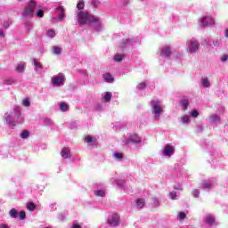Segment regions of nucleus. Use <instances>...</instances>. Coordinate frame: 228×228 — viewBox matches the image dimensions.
I'll list each match as a JSON object with an SVG mask.
<instances>
[{
  "label": "nucleus",
  "mask_w": 228,
  "mask_h": 228,
  "mask_svg": "<svg viewBox=\"0 0 228 228\" xmlns=\"http://www.w3.org/2000/svg\"><path fill=\"white\" fill-rule=\"evenodd\" d=\"M75 19L77 20L79 28L89 26L94 31H102V24H101L97 16H94L86 11H77Z\"/></svg>",
  "instance_id": "1"
},
{
  "label": "nucleus",
  "mask_w": 228,
  "mask_h": 228,
  "mask_svg": "<svg viewBox=\"0 0 228 228\" xmlns=\"http://www.w3.org/2000/svg\"><path fill=\"white\" fill-rule=\"evenodd\" d=\"M14 117L12 114H5L6 124L9 125V127L13 129L17 124H24V117L20 112V107L18 105L14 106L13 109Z\"/></svg>",
  "instance_id": "2"
},
{
  "label": "nucleus",
  "mask_w": 228,
  "mask_h": 228,
  "mask_svg": "<svg viewBox=\"0 0 228 228\" xmlns=\"http://www.w3.org/2000/svg\"><path fill=\"white\" fill-rule=\"evenodd\" d=\"M151 114L154 120H159L163 115V103L158 99L151 100Z\"/></svg>",
  "instance_id": "3"
},
{
  "label": "nucleus",
  "mask_w": 228,
  "mask_h": 228,
  "mask_svg": "<svg viewBox=\"0 0 228 228\" xmlns=\"http://www.w3.org/2000/svg\"><path fill=\"white\" fill-rule=\"evenodd\" d=\"M51 81L53 86H63V85H65V75L63 73H59L58 75L52 77Z\"/></svg>",
  "instance_id": "4"
},
{
  "label": "nucleus",
  "mask_w": 228,
  "mask_h": 228,
  "mask_svg": "<svg viewBox=\"0 0 228 228\" xmlns=\"http://www.w3.org/2000/svg\"><path fill=\"white\" fill-rule=\"evenodd\" d=\"M200 46V44H199V41L195 38H191L187 41V47L188 51L191 53H197L199 51V47Z\"/></svg>",
  "instance_id": "5"
},
{
  "label": "nucleus",
  "mask_w": 228,
  "mask_h": 228,
  "mask_svg": "<svg viewBox=\"0 0 228 228\" xmlns=\"http://www.w3.org/2000/svg\"><path fill=\"white\" fill-rule=\"evenodd\" d=\"M107 223L110 227H117L120 224V216L118 214H110L108 217Z\"/></svg>",
  "instance_id": "6"
},
{
  "label": "nucleus",
  "mask_w": 228,
  "mask_h": 228,
  "mask_svg": "<svg viewBox=\"0 0 228 228\" xmlns=\"http://www.w3.org/2000/svg\"><path fill=\"white\" fill-rule=\"evenodd\" d=\"M37 8V2L36 1H30L28 5L25 8L22 17H31L33 15V10Z\"/></svg>",
  "instance_id": "7"
},
{
  "label": "nucleus",
  "mask_w": 228,
  "mask_h": 228,
  "mask_svg": "<svg viewBox=\"0 0 228 228\" xmlns=\"http://www.w3.org/2000/svg\"><path fill=\"white\" fill-rule=\"evenodd\" d=\"M175 152V150L174 149V146L170 144H167L162 150V154L163 156H166V158H171L172 156H174Z\"/></svg>",
  "instance_id": "8"
},
{
  "label": "nucleus",
  "mask_w": 228,
  "mask_h": 228,
  "mask_svg": "<svg viewBox=\"0 0 228 228\" xmlns=\"http://www.w3.org/2000/svg\"><path fill=\"white\" fill-rule=\"evenodd\" d=\"M200 24L202 28H207V26H213L215 24V19L211 16H204L201 20Z\"/></svg>",
  "instance_id": "9"
},
{
  "label": "nucleus",
  "mask_w": 228,
  "mask_h": 228,
  "mask_svg": "<svg viewBox=\"0 0 228 228\" xmlns=\"http://www.w3.org/2000/svg\"><path fill=\"white\" fill-rule=\"evenodd\" d=\"M200 188L201 190H204L205 191H209V190H213V188H215V183H213L209 180L203 181L200 183Z\"/></svg>",
  "instance_id": "10"
},
{
  "label": "nucleus",
  "mask_w": 228,
  "mask_h": 228,
  "mask_svg": "<svg viewBox=\"0 0 228 228\" xmlns=\"http://www.w3.org/2000/svg\"><path fill=\"white\" fill-rule=\"evenodd\" d=\"M204 224L208 225V227H213V225H216V222L215 221V216L212 214H208L203 219Z\"/></svg>",
  "instance_id": "11"
},
{
  "label": "nucleus",
  "mask_w": 228,
  "mask_h": 228,
  "mask_svg": "<svg viewBox=\"0 0 228 228\" xmlns=\"http://www.w3.org/2000/svg\"><path fill=\"white\" fill-rule=\"evenodd\" d=\"M208 120L211 124V126H218L220 122H222V118L216 114H212L209 116Z\"/></svg>",
  "instance_id": "12"
},
{
  "label": "nucleus",
  "mask_w": 228,
  "mask_h": 228,
  "mask_svg": "<svg viewBox=\"0 0 228 228\" xmlns=\"http://www.w3.org/2000/svg\"><path fill=\"white\" fill-rule=\"evenodd\" d=\"M170 54H172L170 46L166 45L160 48V56H162V58H170Z\"/></svg>",
  "instance_id": "13"
},
{
  "label": "nucleus",
  "mask_w": 228,
  "mask_h": 228,
  "mask_svg": "<svg viewBox=\"0 0 228 228\" xmlns=\"http://www.w3.org/2000/svg\"><path fill=\"white\" fill-rule=\"evenodd\" d=\"M130 142L142 143V138H140V136H138V134H134L131 135L129 139H127L126 145H129Z\"/></svg>",
  "instance_id": "14"
},
{
  "label": "nucleus",
  "mask_w": 228,
  "mask_h": 228,
  "mask_svg": "<svg viewBox=\"0 0 228 228\" xmlns=\"http://www.w3.org/2000/svg\"><path fill=\"white\" fill-rule=\"evenodd\" d=\"M57 12H60L59 17H53V20H63L65 19V9L63 6H59L55 9Z\"/></svg>",
  "instance_id": "15"
},
{
  "label": "nucleus",
  "mask_w": 228,
  "mask_h": 228,
  "mask_svg": "<svg viewBox=\"0 0 228 228\" xmlns=\"http://www.w3.org/2000/svg\"><path fill=\"white\" fill-rule=\"evenodd\" d=\"M134 43V39L133 38L123 39L120 43V47L124 49V47H129V45H133Z\"/></svg>",
  "instance_id": "16"
},
{
  "label": "nucleus",
  "mask_w": 228,
  "mask_h": 228,
  "mask_svg": "<svg viewBox=\"0 0 228 228\" xmlns=\"http://www.w3.org/2000/svg\"><path fill=\"white\" fill-rule=\"evenodd\" d=\"M61 158H64V159H67V158H71L70 156V148L64 147L62 148L61 151Z\"/></svg>",
  "instance_id": "17"
},
{
  "label": "nucleus",
  "mask_w": 228,
  "mask_h": 228,
  "mask_svg": "<svg viewBox=\"0 0 228 228\" xmlns=\"http://www.w3.org/2000/svg\"><path fill=\"white\" fill-rule=\"evenodd\" d=\"M33 63H34V65L36 67L35 68L36 72H37L38 74L42 73V70L44 69V67L42 66V63L38 62L37 61V59L33 60Z\"/></svg>",
  "instance_id": "18"
},
{
  "label": "nucleus",
  "mask_w": 228,
  "mask_h": 228,
  "mask_svg": "<svg viewBox=\"0 0 228 228\" xmlns=\"http://www.w3.org/2000/svg\"><path fill=\"white\" fill-rule=\"evenodd\" d=\"M111 182L115 183L117 184L118 188H121V190H123L124 186H126V182H124V180H120V179L114 180V179H112Z\"/></svg>",
  "instance_id": "19"
},
{
  "label": "nucleus",
  "mask_w": 228,
  "mask_h": 228,
  "mask_svg": "<svg viewBox=\"0 0 228 228\" xmlns=\"http://www.w3.org/2000/svg\"><path fill=\"white\" fill-rule=\"evenodd\" d=\"M201 85L202 86H204V88H209V86H211V82H209V79L208 77H202Z\"/></svg>",
  "instance_id": "20"
},
{
  "label": "nucleus",
  "mask_w": 228,
  "mask_h": 228,
  "mask_svg": "<svg viewBox=\"0 0 228 228\" xmlns=\"http://www.w3.org/2000/svg\"><path fill=\"white\" fill-rule=\"evenodd\" d=\"M143 206H145V200L139 198L136 200V208L138 209H142L143 208Z\"/></svg>",
  "instance_id": "21"
},
{
  "label": "nucleus",
  "mask_w": 228,
  "mask_h": 228,
  "mask_svg": "<svg viewBox=\"0 0 228 228\" xmlns=\"http://www.w3.org/2000/svg\"><path fill=\"white\" fill-rule=\"evenodd\" d=\"M103 78H104V81H106V83H113V80H114L113 77L110 73L104 74Z\"/></svg>",
  "instance_id": "22"
},
{
  "label": "nucleus",
  "mask_w": 228,
  "mask_h": 228,
  "mask_svg": "<svg viewBox=\"0 0 228 228\" xmlns=\"http://www.w3.org/2000/svg\"><path fill=\"white\" fill-rule=\"evenodd\" d=\"M11 218H19V211L15 208H12L9 212Z\"/></svg>",
  "instance_id": "23"
},
{
  "label": "nucleus",
  "mask_w": 228,
  "mask_h": 228,
  "mask_svg": "<svg viewBox=\"0 0 228 228\" xmlns=\"http://www.w3.org/2000/svg\"><path fill=\"white\" fill-rule=\"evenodd\" d=\"M180 104L183 110H186V108L190 106V102H188V99L184 98L181 100Z\"/></svg>",
  "instance_id": "24"
},
{
  "label": "nucleus",
  "mask_w": 228,
  "mask_h": 228,
  "mask_svg": "<svg viewBox=\"0 0 228 228\" xmlns=\"http://www.w3.org/2000/svg\"><path fill=\"white\" fill-rule=\"evenodd\" d=\"M124 58H126L125 54H116V55H114V61L120 63V61H122V60H124Z\"/></svg>",
  "instance_id": "25"
},
{
  "label": "nucleus",
  "mask_w": 228,
  "mask_h": 228,
  "mask_svg": "<svg viewBox=\"0 0 228 228\" xmlns=\"http://www.w3.org/2000/svg\"><path fill=\"white\" fill-rule=\"evenodd\" d=\"M60 110H61V111H63V112H65V111H69V104H67V102H61L60 103Z\"/></svg>",
  "instance_id": "26"
},
{
  "label": "nucleus",
  "mask_w": 228,
  "mask_h": 228,
  "mask_svg": "<svg viewBox=\"0 0 228 228\" xmlns=\"http://www.w3.org/2000/svg\"><path fill=\"white\" fill-rule=\"evenodd\" d=\"M86 143H90L91 145H95V143H97V142L95 140H94V138L90 135H87L86 137Z\"/></svg>",
  "instance_id": "27"
},
{
  "label": "nucleus",
  "mask_w": 228,
  "mask_h": 228,
  "mask_svg": "<svg viewBox=\"0 0 228 228\" xmlns=\"http://www.w3.org/2000/svg\"><path fill=\"white\" fill-rule=\"evenodd\" d=\"M77 9L81 12V10L85 9V0H79L77 4Z\"/></svg>",
  "instance_id": "28"
},
{
  "label": "nucleus",
  "mask_w": 228,
  "mask_h": 228,
  "mask_svg": "<svg viewBox=\"0 0 228 228\" xmlns=\"http://www.w3.org/2000/svg\"><path fill=\"white\" fill-rule=\"evenodd\" d=\"M181 122L183 125L190 124V116H188V115L183 116L182 118H181Z\"/></svg>",
  "instance_id": "29"
},
{
  "label": "nucleus",
  "mask_w": 228,
  "mask_h": 228,
  "mask_svg": "<svg viewBox=\"0 0 228 228\" xmlns=\"http://www.w3.org/2000/svg\"><path fill=\"white\" fill-rule=\"evenodd\" d=\"M24 67H26V64L24 62H20L17 65L16 70L18 72H24Z\"/></svg>",
  "instance_id": "30"
},
{
  "label": "nucleus",
  "mask_w": 228,
  "mask_h": 228,
  "mask_svg": "<svg viewBox=\"0 0 228 228\" xmlns=\"http://www.w3.org/2000/svg\"><path fill=\"white\" fill-rule=\"evenodd\" d=\"M113 158L114 159L120 160V159H124V155H122V153L120 152L116 151L113 153Z\"/></svg>",
  "instance_id": "31"
},
{
  "label": "nucleus",
  "mask_w": 228,
  "mask_h": 228,
  "mask_svg": "<svg viewBox=\"0 0 228 228\" xmlns=\"http://www.w3.org/2000/svg\"><path fill=\"white\" fill-rule=\"evenodd\" d=\"M36 208L37 206L35 205V203L31 201L27 204V209H28V211H35Z\"/></svg>",
  "instance_id": "32"
},
{
  "label": "nucleus",
  "mask_w": 228,
  "mask_h": 228,
  "mask_svg": "<svg viewBox=\"0 0 228 228\" xmlns=\"http://www.w3.org/2000/svg\"><path fill=\"white\" fill-rule=\"evenodd\" d=\"M25 28L27 29L28 33H29V31L33 29V23H31V21H26Z\"/></svg>",
  "instance_id": "33"
},
{
  "label": "nucleus",
  "mask_w": 228,
  "mask_h": 228,
  "mask_svg": "<svg viewBox=\"0 0 228 228\" xmlns=\"http://www.w3.org/2000/svg\"><path fill=\"white\" fill-rule=\"evenodd\" d=\"M46 36H47L49 38H54V37H56V32H54L53 29L47 30V31H46Z\"/></svg>",
  "instance_id": "34"
},
{
  "label": "nucleus",
  "mask_w": 228,
  "mask_h": 228,
  "mask_svg": "<svg viewBox=\"0 0 228 228\" xmlns=\"http://www.w3.org/2000/svg\"><path fill=\"white\" fill-rule=\"evenodd\" d=\"M44 10H45V8L44 7H40L37 12H36L37 17L42 18L44 17Z\"/></svg>",
  "instance_id": "35"
},
{
  "label": "nucleus",
  "mask_w": 228,
  "mask_h": 228,
  "mask_svg": "<svg viewBox=\"0 0 228 228\" xmlns=\"http://www.w3.org/2000/svg\"><path fill=\"white\" fill-rule=\"evenodd\" d=\"M111 97H112L111 93L106 92L103 96V99H105L106 102H110V101H111Z\"/></svg>",
  "instance_id": "36"
},
{
  "label": "nucleus",
  "mask_w": 228,
  "mask_h": 228,
  "mask_svg": "<svg viewBox=\"0 0 228 228\" xmlns=\"http://www.w3.org/2000/svg\"><path fill=\"white\" fill-rule=\"evenodd\" d=\"M169 198L171 200H177V192L175 191L169 192Z\"/></svg>",
  "instance_id": "37"
},
{
  "label": "nucleus",
  "mask_w": 228,
  "mask_h": 228,
  "mask_svg": "<svg viewBox=\"0 0 228 228\" xmlns=\"http://www.w3.org/2000/svg\"><path fill=\"white\" fill-rule=\"evenodd\" d=\"M94 195H96L97 197H104V195H106V192L102 190H98L94 191Z\"/></svg>",
  "instance_id": "38"
},
{
  "label": "nucleus",
  "mask_w": 228,
  "mask_h": 228,
  "mask_svg": "<svg viewBox=\"0 0 228 228\" xmlns=\"http://www.w3.org/2000/svg\"><path fill=\"white\" fill-rule=\"evenodd\" d=\"M212 44L214 47H220V45L222 44V39H215L212 41Z\"/></svg>",
  "instance_id": "39"
},
{
  "label": "nucleus",
  "mask_w": 228,
  "mask_h": 228,
  "mask_svg": "<svg viewBox=\"0 0 228 228\" xmlns=\"http://www.w3.org/2000/svg\"><path fill=\"white\" fill-rule=\"evenodd\" d=\"M15 80L13 78H6L4 80V85H13Z\"/></svg>",
  "instance_id": "40"
},
{
  "label": "nucleus",
  "mask_w": 228,
  "mask_h": 228,
  "mask_svg": "<svg viewBox=\"0 0 228 228\" xmlns=\"http://www.w3.org/2000/svg\"><path fill=\"white\" fill-rule=\"evenodd\" d=\"M29 137V132H28V130H24L21 134H20V138H22L23 140H26V138Z\"/></svg>",
  "instance_id": "41"
},
{
  "label": "nucleus",
  "mask_w": 228,
  "mask_h": 228,
  "mask_svg": "<svg viewBox=\"0 0 228 228\" xmlns=\"http://www.w3.org/2000/svg\"><path fill=\"white\" fill-rule=\"evenodd\" d=\"M53 54H61V48L60 46H53Z\"/></svg>",
  "instance_id": "42"
},
{
  "label": "nucleus",
  "mask_w": 228,
  "mask_h": 228,
  "mask_svg": "<svg viewBox=\"0 0 228 228\" xmlns=\"http://www.w3.org/2000/svg\"><path fill=\"white\" fill-rule=\"evenodd\" d=\"M91 4L94 6V8H98L101 2L99 0H92Z\"/></svg>",
  "instance_id": "43"
},
{
  "label": "nucleus",
  "mask_w": 228,
  "mask_h": 228,
  "mask_svg": "<svg viewBox=\"0 0 228 228\" xmlns=\"http://www.w3.org/2000/svg\"><path fill=\"white\" fill-rule=\"evenodd\" d=\"M192 195L193 197H195V199H199V195H200V191H199V189H194L192 191Z\"/></svg>",
  "instance_id": "44"
},
{
  "label": "nucleus",
  "mask_w": 228,
  "mask_h": 228,
  "mask_svg": "<svg viewBox=\"0 0 228 228\" xmlns=\"http://www.w3.org/2000/svg\"><path fill=\"white\" fill-rule=\"evenodd\" d=\"M23 106H25L26 108L29 107L31 102H29V100L28 98H25L22 102Z\"/></svg>",
  "instance_id": "45"
},
{
  "label": "nucleus",
  "mask_w": 228,
  "mask_h": 228,
  "mask_svg": "<svg viewBox=\"0 0 228 228\" xmlns=\"http://www.w3.org/2000/svg\"><path fill=\"white\" fill-rule=\"evenodd\" d=\"M191 117H192L193 118H197V117H199V110H193L192 111H191Z\"/></svg>",
  "instance_id": "46"
},
{
  "label": "nucleus",
  "mask_w": 228,
  "mask_h": 228,
  "mask_svg": "<svg viewBox=\"0 0 228 228\" xmlns=\"http://www.w3.org/2000/svg\"><path fill=\"white\" fill-rule=\"evenodd\" d=\"M186 218V214L184 212H180L178 214V220H184Z\"/></svg>",
  "instance_id": "47"
},
{
  "label": "nucleus",
  "mask_w": 228,
  "mask_h": 228,
  "mask_svg": "<svg viewBox=\"0 0 228 228\" xmlns=\"http://www.w3.org/2000/svg\"><path fill=\"white\" fill-rule=\"evenodd\" d=\"M152 202H153V208H158L159 206V200L158 199L153 198Z\"/></svg>",
  "instance_id": "48"
},
{
  "label": "nucleus",
  "mask_w": 228,
  "mask_h": 228,
  "mask_svg": "<svg viewBox=\"0 0 228 228\" xmlns=\"http://www.w3.org/2000/svg\"><path fill=\"white\" fill-rule=\"evenodd\" d=\"M18 216L20 217V220H26V212L20 211Z\"/></svg>",
  "instance_id": "49"
},
{
  "label": "nucleus",
  "mask_w": 228,
  "mask_h": 228,
  "mask_svg": "<svg viewBox=\"0 0 228 228\" xmlns=\"http://www.w3.org/2000/svg\"><path fill=\"white\" fill-rule=\"evenodd\" d=\"M145 83L142 82L137 86V90H143L145 88Z\"/></svg>",
  "instance_id": "50"
},
{
  "label": "nucleus",
  "mask_w": 228,
  "mask_h": 228,
  "mask_svg": "<svg viewBox=\"0 0 228 228\" xmlns=\"http://www.w3.org/2000/svg\"><path fill=\"white\" fill-rule=\"evenodd\" d=\"M221 61L223 63H225V61H228V55L227 54H224L223 56H221Z\"/></svg>",
  "instance_id": "51"
},
{
  "label": "nucleus",
  "mask_w": 228,
  "mask_h": 228,
  "mask_svg": "<svg viewBox=\"0 0 228 228\" xmlns=\"http://www.w3.org/2000/svg\"><path fill=\"white\" fill-rule=\"evenodd\" d=\"M174 189L175 190H179L180 191H183V185L178 183V184L174 186Z\"/></svg>",
  "instance_id": "52"
},
{
  "label": "nucleus",
  "mask_w": 228,
  "mask_h": 228,
  "mask_svg": "<svg viewBox=\"0 0 228 228\" xmlns=\"http://www.w3.org/2000/svg\"><path fill=\"white\" fill-rule=\"evenodd\" d=\"M202 131H204V126H198V133H202Z\"/></svg>",
  "instance_id": "53"
},
{
  "label": "nucleus",
  "mask_w": 228,
  "mask_h": 228,
  "mask_svg": "<svg viewBox=\"0 0 228 228\" xmlns=\"http://www.w3.org/2000/svg\"><path fill=\"white\" fill-rule=\"evenodd\" d=\"M0 228H12L6 224H0Z\"/></svg>",
  "instance_id": "54"
},
{
  "label": "nucleus",
  "mask_w": 228,
  "mask_h": 228,
  "mask_svg": "<svg viewBox=\"0 0 228 228\" xmlns=\"http://www.w3.org/2000/svg\"><path fill=\"white\" fill-rule=\"evenodd\" d=\"M58 219L59 220H65V216H63V214H61L58 216Z\"/></svg>",
  "instance_id": "55"
},
{
  "label": "nucleus",
  "mask_w": 228,
  "mask_h": 228,
  "mask_svg": "<svg viewBox=\"0 0 228 228\" xmlns=\"http://www.w3.org/2000/svg\"><path fill=\"white\" fill-rule=\"evenodd\" d=\"M0 37L1 38L4 37V32H3V30H0Z\"/></svg>",
  "instance_id": "56"
},
{
  "label": "nucleus",
  "mask_w": 228,
  "mask_h": 228,
  "mask_svg": "<svg viewBox=\"0 0 228 228\" xmlns=\"http://www.w3.org/2000/svg\"><path fill=\"white\" fill-rule=\"evenodd\" d=\"M224 37H225V38H228V28L225 29V31H224Z\"/></svg>",
  "instance_id": "57"
},
{
  "label": "nucleus",
  "mask_w": 228,
  "mask_h": 228,
  "mask_svg": "<svg viewBox=\"0 0 228 228\" xmlns=\"http://www.w3.org/2000/svg\"><path fill=\"white\" fill-rule=\"evenodd\" d=\"M74 124H76V123H73L70 125L71 129H74V127H76V126H74Z\"/></svg>",
  "instance_id": "58"
},
{
  "label": "nucleus",
  "mask_w": 228,
  "mask_h": 228,
  "mask_svg": "<svg viewBox=\"0 0 228 228\" xmlns=\"http://www.w3.org/2000/svg\"><path fill=\"white\" fill-rule=\"evenodd\" d=\"M8 26H10V25H4V28H8Z\"/></svg>",
  "instance_id": "59"
},
{
  "label": "nucleus",
  "mask_w": 228,
  "mask_h": 228,
  "mask_svg": "<svg viewBox=\"0 0 228 228\" xmlns=\"http://www.w3.org/2000/svg\"><path fill=\"white\" fill-rule=\"evenodd\" d=\"M211 41H208V44L210 43Z\"/></svg>",
  "instance_id": "60"
},
{
  "label": "nucleus",
  "mask_w": 228,
  "mask_h": 228,
  "mask_svg": "<svg viewBox=\"0 0 228 228\" xmlns=\"http://www.w3.org/2000/svg\"><path fill=\"white\" fill-rule=\"evenodd\" d=\"M18 1H22V0H18Z\"/></svg>",
  "instance_id": "61"
}]
</instances>
